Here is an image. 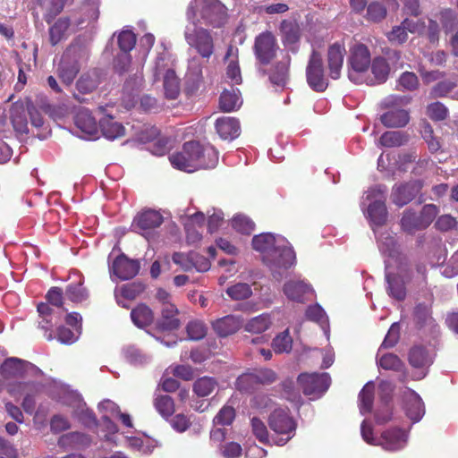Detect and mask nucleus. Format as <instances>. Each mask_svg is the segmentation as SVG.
Segmentation results:
<instances>
[{"mask_svg": "<svg viewBox=\"0 0 458 458\" xmlns=\"http://www.w3.org/2000/svg\"><path fill=\"white\" fill-rule=\"evenodd\" d=\"M423 183L420 180L410 181L392 188L391 200L397 207L402 208L411 201L420 192Z\"/></svg>", "mask_w": 458, "mask_h": 458, "instance_id": "4468645a", "label": "nucleus"}, {"mask_svg": "<svg viewBox=\"0 0 458 458\" xmlns=\"http://www.w3.org/2000/svg\"><path fill=\"white\" fill-rule=\"evenodd\" d=\"M36 369V366L30 361L11 357L5 359L0 366V374L5 379L23 378L30 371Z\"/></svg>", "mask_w": 458, "mask_h": 458, "instance_id": "2eb2a0df", "label": "nucleus"}, {"mask_svg": "<svg viewBox=\"0 0 458 458\" xmlns=\"http://www.w3.org/2000/svg\"><path fill=\"white\" fill-rule=\"evenodd\" d=\"M272 348L276 353L290 352L293 348V338L289 329L278 334L272 341Z\"/></svg>", "mask_w": 458, "mask_h": 458, "instance_id": "a18cd8bd", "label": "nucleus"}, {"mask_svg": "<svg viewBox=\"0 0 458 458\" xmlns=\"http://www.w3.org/2000/svg\"><path fill=\"white\" fill-rule=\"evenodd\" d=\"M75 126L85 135L95 137L98 132V123L89 109H80L74 116Z\"/></svg>", "mask_w": 458, "mask_h": 458, "instance_id": "5701e85b", "label": "nucleus"}, {"mask_svg": "<svg viewBox=\"0 0 458 458\" xmlns=\"http://www.w3.org/2000/svg\"><path fill=\"white\" fill-rule=\"evenodd\" d=\"M345 54L346 50L343 43L335 42L329 46L327 49V68L329 76L333 80H337L341 77Z\"/></svg>", "mask_w": 458, "mask_h": 458, "instance_id": "6ab92c4d", "label": "nucleus"}, {"mask_svg": "<svg viewBox=\"0 0 458 458\" xmlns=\"http://www.w3.org/2000/svg\"><path fill=\"white\" fill-rule=\"evenodd\" d=\"M414 320L419 327H423L432 319L428 307L423 303H419L414 308Z\"/></svg>", "mask_w": 458, "mask_h": 458, "instance_id": "69168bd1", "label": "nucleus"}, {"mask_svg": "<svg viewBox=\"0 0 458 458\" xmlns=\"http://www.w3.org/2000/svg\"><path fill=\"white\" fill-rule=\"evenodd\" d=\"M163 88L165 96L168 99H176L181 92L180 79L177 77L175 72L168 69L163 78Z\"/></svg>", "mask_w": 458, "mask_h": 458, "instance_id": "2f4dec72", "label": "nucleus"}, {"mask_svg": "<svg viewBox=\"0 0 458 458\" xmlns=\"http://www.w3.org/2000/svg\"><path fill=\"white\" fill-rule=\"evenodd\" d=\"M226 293L236 301L244 300L249 298L251 293V288L248 284L238 283L227 288Z\"/></svg>", "mask_w": 458, "mask_h": 458, "instance_id": "052dcab7", "label": "nucleus"}, {"mask_svg": "<svg viewBox=\"0 0 458 458\" xmlns=\"http://www.w3.org/2000/svg\"><path fill=\"white\" fill-rule=\"evenodd\" d=\"M283 290L288 299L297 302H304L306 296L312 293L311 286L301 280L286 282Z\"/></svg>", "mask_w": 458, "mask_h": 458, "instance_id": "393cba45", "label": "nucleus"}, {"mask_svg": "<svg viewBox=\"0 0 458 458\" xmlns=\"http://www.w3.org/2000/svg\"><path fill=\"white\" fill-rule=\"evenodd\" d=\"M407 103L408 99L404 97L389 96L386 98L383 105L385 107L389 108V110L380 116L383 125L387 128L404 127L410 121L409 112L397 106Z\"/></svg>", "mask_w": 458, "mask_h": 458, "instance_id": "20e7f679", "label": "nucleus"}, {"mask_svg": "<svg viewBox=\"0 0 458 458\" xmlns=\"http://www.w3.org/2000/svg\"><path fill=\"white\" fill-rule=\"evenodd\" d=\"M27 114H29L27 98L15 101L9 109V119L13 130L19 134L29 132Z\"/></svg>", "mask_w": 458, "mask_h": 458, "instance_id": "f3484780", "label": "nucleus"}, {"mask_svg": "<svg viewBox=\"0 0 458 458\" xmlns=\"http://www.w3.org/2000/svg\"><path fill=\"white\" fill-rule=\"evenodd\" d=\"M386 191V186H377L368 191L367 199L377 198L372 201L368 207V216L371 223L375 225H383L387 219V209L386 206L385 193Z\"/></svg>", "mask_w": 458, "mask_h": 458, "instance_id": "f8f14e48", "label": "nucleus"}, {"mask_svg": "<svg viewBox=\"0 0 458 458\" xmlns=\"http://www.w3.org/2000/svg\"><path fill=\"white\" fill-rule=\"evenodd\" d=\"M426 114L434 122H442L448 117L449 110L443 103L436 101L426 106Z\"/></svg>", "mask_w": 458, "mask_h": 458, "instance_id": "de8ad7c7", "label": "nucleus"}, {"mask_svg": "<svg viewBox=\"0 0 458 458\" xmlns=\"http://www.w3.org/2000/svg\"><path fill=\"white\" fill-rule=\"evenodd\" d=\"M297 383L305 395L320 396L327 391L331 384L328 373H301Z\"/></svg>", "mask_w": 458, "mask_h": 458, "instance_id": "9d476101", "label": "nucleus"}, {"mask_svg": "<svg viewBox=\"0 0 458 458\" xmlns=\"http://www.w3.org/2000/svg\"><path fill=\"white\" fill-rule=\"evenodd\" d=\"M457 86L455 81L450 80L441 81L436 83L429 91L431 98H445Z\"/></svg>", "mask_w": 458, "mask_h": 458, "instance_id": "5fc2aeb1", "label": "nucleus"}, {"mask_svg": "<svg viewBox=\"0 0 458 458\" xmlns=\"http://www.w3.org/2000/svg\"><path fill=\"white\" fill-rule=\"evenodd\" d=\"M73 0H47L44 20L50 24L62 13L66 4Z\"/></svg>", "mask_w": 458, "mask_h": 458, "instance_id": "49530a36", "label": "nucleus"}, {"mask_svg": "<svg viewBox=\"0 0 458 458\" xmlns=\"http://www.w3.org/2000/svg\"><path fill=\"white\" fill-rule=\"evenodd\" d=\"M296 262V255L293 247L284 238L273 251L266 256V264L272 271L274 277L280 280L283 272L291 268Z\"/></svg>", "mask_w": 458, "mask_h": 458, "instance_id": "f03ea898", "label": "nucleus"}, {"mask_svg": "<svg viewBox=\"0 0 458 458\" xmlns=\"http://www.w3.org/2000/svg\"><path fill=\"white\" fill-rule=\"evenodd\" d=\"M408 360L411 367L416 369L428 368L432 364V359L423 346L412 347L408 355Z\"/></svg>", "mask_w": 458, "mask_h": 458, "instance_id": "473e14b6", "label": "nucleus"}, {"mask_svg": "<svg viewBox=\"0 0 458 458\" xmlns=\"http://www.w3.org/2000/svg\"><path fill=\"white\" fill-rule=\"evenodd\" d=\"M407 441L405 432L401 428H390L384 431L378 441L380 445L386 451H397L402 449Z\"/></svg>", "mask_w": 458, "mask_h": 458, "instance_id": "412c9836", "label": "nucleus"}, {"mask_svg": "<svg viewBox=\"0 0 458 458\" xmlns=\"http://www.w3.org/2000/svg\"><path fill=\"white\" fill-rule=\"evenodd\" d=\"M179 310L174 304H166L161 308V314L157 320V328L161 331H174L181 327L178 318Z\"/></svg>", "mask_w": 458, "mask_h": 458, "instance_id": "4be33fe9", "label": "nucleus"}, {"mask_svg": "<svg viewBox=\"0 0 458 458\" xmlns=\"http://www.w3.org/2000/svg\"><path fill=\"white\" fill-rule=\"evenodd\" d=\"M101 72L98 69L90 70L81 74L76 82V89L81 94H89L94 91L100 83Z\"/></svg>", "mask_w": 458, "mask_h": 458, "instance_id": "bb28decb", "label": "nucleus"}, {"mask_svg": "<svg viewBox=\"0 0 458 458\" xmlns=\"http://www.w3.org/2000/svg\"><path fill=\"white\" fill-rule=\"evenodd\" d=\"M235 410L229 405L223 406L214 418V424L220 426H229L235 419Z\"/></svg>", "mask_w": 458, "mask_h": 458, "instance_id": "680f3d73", "label": "nucleus"}, {"mask_svg": "<svg viewBox=\"0 0 458 458\" xmlns=\"http://www.w3.org/2000/svg\"><path fill=\"white\" fill-rule=\"evenodd\" d=\"M187 334L190 339L198 341L204 338L207 335L206 325L199 320H193L188 323L186 327Z\"/></svg>", "mask_w": 458, "mask_h": 458, "instance_id": "0e129e2a", "label": "nucleus"}, {"mask_svg": "<svg viewBox=\"0 0 458 458\" xmlns=\"http://www.w3.org/2000/svg\"><path fill=\"white\" fill-rule=\"evenodd\" d=\"M185 39L191 47H193L202 57L208 59L214 53V40L209 30L195 24L187 27L184 32Z\"/></svg>", "mask_w": 458, "mask_h": 458, "instance_id": "0eeeda50", "label": "nucleus"}, {"mask_svg": "<svg viewBox=\"0 0 458 458\" xmlns=\"http://www.w3.org/2000/svg\"><path fill=\"white\" fill-rule=\"evenodd\" d=\"M101 132L107 140H114L121 138L125 134L124 126L114 120L112 115H105L99 120V127Z\"/></svg>", "mask_w": 458, "mask_h": 458, "instance_id": "a878e982", "label": "nucleus"}, {"mask_svg": "<svg viewBox=\"0 0 458 458\" xmlns=\"http://www.w3.org/2000/svg\"><path fill=\"white\" fill-rule=\"evenodd\" d=\"M279 30L284 45L295 44L301 38V28L295 20H283Z\"/></svg>", "mask_w": 458, "mask_h": 458, "instance_id": "c756f323", "label": "nucleus"}, {"mask_svg": "<svg viewBox=\"0 0 458 458\" xmlns=\"http://www.w3.org/2000/svg\"><path fill=\"white\" fill-rule=\"evenodd\" d=\"M89 443V438L88 437V436L80 432H70L64 434L58 440V445L60 446L70 445L72 447H75L78 445Z\"/></svg>", "mask_w": 458, "mask_h": 458, "instance_id": "6e6d98bb", "label": "nucleus"}, {"mask_svg": "<svg viewBox=\"0 0 458 458\" xmlns=\"http://www.w3.org/2000/svg\"><path fill=\"white\" fill-rule=\"evenodd\" d=\"M70 25L71 21L68 17H61L49 28V41L52 46H55L64 38Z\"/></svg>", "mask_w": 458, "mask_h": 458, "instance_id": "a19ab883", "label": "nucleus"}, {"mask_svg": "<svg viewBox=\"0 0 458 458\" xmlns=\"http://www.w3.org/2000/svg\"><path fill=\"white\" fill-rule=\"evenodd\" d=\"M370 64L371 72L374 75L373 83L381 84L385 82L390 72V67L386 58L382 56L375 57Z\"/></svg>", "mask_w": 458, "mask_h": 458, "instance_id": "58836bf2", "label": "nucleus"}, {"mask_svg": "<svg viewBox=\"0 0 458 458\" xmlns=\"http://www.w3.org/2000/svg\"><path fill=\"white\" fill-rule=\"evenodd\" d=\"M408 140L409 136L407 133L399 131H388L381 135L379 143L386 148H395L405 145Z\"/></svg>", "mask_w": 458, "mask_h": 458, "instance_id": "4c0bfd02", "label": "nucleus"}, {"mask_svg": "<svg viewBox=\"0 0 458 458\" xmlns=\"http://www.w3.org/2000/svg\"><path fill=\"white\" fill-rule=\"evenodd\" d=\"M136 35L131 30H123L117 38L121 52L130 54L136 45Z\"/></svg>", "mask_w": 458, "mask_h": 458, "instance_id": "bf43d9fd", "label": "nucleus"}, {"mask_svg": "<svg viewBox=\"0 0 458 458\" xmlns=\"http://www.w3.org/2000/svg\"><path fill=\"white\" fill-rule=\"evenodd\" d=\"M306 81L310 89L316 92H324L328 87L323 59L319 52L313 50L306 67Z\"/></svg>", "mask_w": 458, "mask_h": 458, "instance_id": "6e6552de", "label": "nucleus"}, {"mask_svg": "<svg viewBox=\"0 0 458 458\" xmlns=\"http://www.w3.org/2000/svg\"><path fill=\"white\" fill-rule=\"evenodd\" d=\"M240 91L232 88L231 90L225 89L219 98V108L223 112H232L240 107Z\"/></svg>", "mask_w": 458, "mask_h": 458, "instance_id": "c9c22d12", "label": "nucleus"}, {"mask_svg": "<svg viewBox=\"0 0 458 458\" xmlns=\"http://www.w3.org/2000/svg\"><path fill=\"white\" fill-rule=\"evenodd\" d=\"M196 5L200 7L201 18L206 24L219 28L226 21L225 5L219 0H195Z\"/></svg>", "mask_w": 458, "mask_h": 458, "instance_id": "ddd939ff", "label": "nucleus"}, {"mask_svg": "<svg viewBox=\"0 0 458 458\" xmlns=\"http://www.w3.org/2000/svg\"><path fill=\"white\" fill-rule=\"evenodd\" d=\"M375 386L372 382L367 383L359 394L360 413H369L373 408Z\"/></svg>", "mask_w": 458, "mask_h": 458, "instance_id": "79ce46f5", "label": "nucleus"}, {"mask_svg": "<svg viewBox=\"0 0 458 458\" xmlns=\"http://www.w3.org/2000/svg\"><path fill=\"white\" fill-rule=\"evenodd\" d=\"M457 225V219L451 215L439 216L435 222V228L441 233H446L456 229Z\"/></svg>", "mask_w": 458, "mask_h": 458, "instance_id": "774afa93", "label": "nucleus"}, {"mask_svg": "<svg viewBox=\"0 0 458 458\" xmlns=\"http://www.w3.org/2000/svg\"><path fill=\"white\" fill-rule=\"evenodd\" d=\"M284 238H276L271 233H263L252 238V248L262 255V261L265 263L266 256L270 254Z\"/></svg>", "mask_w": 458, "mask_h": 458, "instance_id": "b1692460", "label": "nucleus"}, {"mask_svg": "<svg viewBox=\"0 0 458 458\" xmlns=\"http://www.w3.org/2000/svg\"><path fill=\"white\" fill-rule=\"evenodd\" d=\"M65 296L69 301L75 303L87 300L89 293L83 286V280L80 279L77 283L69 284L65 288Z\"/></svg>", "mask_w": 458, "mask_h": 458, "instance_id": "c03bdc74", "label": "nucleus"}, {"mask_svg": "<svg viewBox=\"0 0 458 458\" xmlns=\"http://www.w3.org/2000/svg\"><path fill=\"white\" fill-rule=\"evenodd\" d=\"M387 293L397 301H403L406 297V287L401 276L395 273H386Z\"/></svg>", "mask_w": 458, "mask_h": 458, "instance_id": "7c9ffc66", "label": "nucleus"}, {"mask_svg": "<svg viewBox=\"0 0 458 458\" xmlns=\"http://www.w3.org/2000/svg\"><path fill=\"white\" fill-rule=\"evenodd\" d=\"M420 224V216L411 209H406L403 212L400 222L402 229L409 234L423 230Z\"/></svg>", "mask_w": 458, "mask_h": 458, "instance_id": "ea45409f", "label": "nucleus"}, {"mask_svg": "<svg viewBox=\"0 0 458 458\" xmlns=\"http://www.w3.org/2000/svg\"><path fill=\"white\" fill-rule=\"evenodd\" d=\"M140 268V261L129 259L124 253L118 255L111 266L113 274L121 280L135 277L139 274Z\"/></svg>", "mask_w": 458, "mask_h": 458, "instance_id": "dca6fc26", "label": "nucleus"}, {"mask_svg": "<svg viewBox=\"0 0 458 458\" xmlns=\"http://www.w3.org/2000/svg\"><path fill=\"white\" fill-rule=\"evenodd\" d=\"M370 52L367 46L359 43L351 48L348 59L351 67L348 77L354 82H359L358 75L366 72L371 64Z\"/></svg>", "mask_w": 458, "mask_h": 458, "instance_id": "9b49d317", "label": "nucleus"}, {"mask_svg": "<svg viewBox=\"0 0 458 458\" xmlns=\"http://www.w3.org/2000/svg\"><path fill=\"white\" fill-rule=\"evenodd\" d=\"M439 210L435 204H426L422 207L419 216L422 229L428 228L433 220L437 217Z\"/></svg>", "mask_w": 458, "mask_h": 458, "instance_id": "e2e57ef3", "label": "nucleus"}, {"mask_svg": "<svg viewBox=\"0 0 458 458\" xmlns=\"http://www.w3.org/2000/svg\"><path fill=\"white\" fill-rule=\"evenodd\" d=\"M252 372L259 386L270 385L277 379L276 373L271 369H256Z\"/></svg>", "mask_w": 458, "mask_h": 458, "instance_id": "338daca9", "label": "nucleus"}, {"mask_svg": "<svg viewBox=\"0 0 458 458\" xmlns=\"http://www.w3.org/2000/svg\"><path fill=\"white\" fill-rule=\"evenodd\" d=\"M235 387L240 392L251 393L259 388L253 372L243 373L239 376L235 382Z\"/></svg>", "mask_w": 458, "mask_h": 458, "instance_id": "8fccbe9b", "label": "nucleus"}, {"mask_svg": "<svg viewBox=\"0 0 458 458\" xmlns=\"http://www.w3.org/2000/svg\"><path fill=\"white\" fill-rule=\"evenodd\" d=\"M164 219L162 215L152 209L139 213L133 219L131 227L136 233L143 234L145 232L159 227Z\"/></svg>", "mask_w": 458, "mask_h": 458, "instance_id": "a211bd4d", "label": "nucleus"}, {"mask_svg": "<svg viewBox=\"0 0 458 458\" xmlns=\"http://www.w3.org/2000/svg\"><path fill=\"white\" fill-rule=\"evenodd\" d=\"M280 47L276 36L269 30L256 36L253 44V53L257 65L269 64L277 55Z\"/></svg>", "mask_w": 458, "mask_h": 458, "instance_id": "39448f33", "label": "nucleus"}, {"mask_svg": "<svg viewBox=\"0 0 458 458\" xmlns=\"http://www.w3.org/2000/svg\"><path fill=\"white\" fill-rule=\"evenodd\" d=\"M41 386L35 381H18L9 384L8 393L16 397L24 394L21 407L28 414H32L36 408L35 397L39 394Z\"/></svg>", "mask_w": 458, "mask_h": 458, "instance_id": "1a4fd4ad", "label": "nucleus"}, {"mask_svg": "<svg viewBox=\"0 0 458 458\" xmlns=\"http://www.w3.org/2000/svg\"><path fill=\"white\" fill-rule=\"evenodd\" d=\"M290 66L291 56L286 55L275 63L258 66V72L260 75L267 76L274 87L284 89L290 80Z\"/></svg>", "mask_w": 458, "mask_h": 458, "instance_id": "423d86ee", "label": "nucleus"}, {"mask_svg": "<svg viewBox=\"0 0 458 458\" xmlns=\"http://www.w3.org/2000/svg\"><path fill=\"white\" fill-rule=\"evenodd\" d=\"M267 423L272 431L282 436L276 444L278 445H285L293 436L296 430L297 423L291 416L288 409H275L268 416Z\"/></svg>", "mask_w": 458, "mask_h": 458, "instance_id": "7ed1b4c3", "label": "nucleus"}, {"mask_svg": "<svg viewBox=\"0 0 458 458\" xmlns=\"http://www.w3.org/2000/svg\"><path fill=\"white\" fill-rule=\"evenodd\" d=\"M215 129L224 140H233L241 133L240 123L234 117L222 116L217 118L215 123Z\"/></svg>", "mask_w": 458, "mask_h": 458, "instance_id": "aec40b11", "label": "nucleus"}, {"mask_svg": "<svg viewBox=\"0 0 458 458\" xmlns=\"http://www.w3.org/2000/svg\"><path fill=\"white\" fill-rule=\"evenodd\" d=\"M386 6L378 2H372L367 7L366 19L373 22H379L386 16Z\"/></svg>", "mask_w": 458, "mask_h": 458, "instance_id": "4d7b16f0", "label": "nucleus"}, {"mask_svg": "<svg viewBox=\"0 0 458 458\" xmlns=\"http://www.w3.org/2000/svg\"><path fill=\"white\" fill-rule=\"evenodd\" d=\"M169 159L174 167L186 172L209 167L205 160V150L196 140L185 142L182 150L173 154Z\"/></svg>", "mask_w": 458, "mask_h": 458, "instance_id": "f257e3e1", "label": "nucleus"}, {"mask_svg": "<svg viewBox=\"0 0 458 458\" xmlns=\"http://www.w3.org/2000/svg\"><path fill=\"white\" fill-rule=\"evenodd\" d=\"M252 433L255 437L262 444L269 443V434L266 424L258 417L250 420Z\"/></svg>", "mask_w": 458, "mask_h": 458, "instance_id": "13d9d810", "label": "nucleus"}, {"mask_svg": "<svg viewBox=\"0 0 458 458\" xmlns=\"http://www.w3.org/2000/svg\"><path fill=\"white\" fill-rule=\"evenodd\" d=\"M270 324L271 322L268 316L259 315L251 318L245 325V330L250 333L259 335L266 331L269 327Z\"/></svg>", "mask_w": 458, "mask_h": 458, "instance_id": "603ef678", "label": "nucleus"}, {"mask_svg": "<svg viewBox=\"0 0 458 458\" xmlns=\"http://www.w3.org/2000/svg\"><path fill=\"white\" fill-rule=\"evenodd\" d=\"M406 416L412 420L418 422L424 414V405L421 398L415 393L405 401Z\"/></svg>", "mask_w": 458, "mask_h": 458, "instance_id": "f704fd0d", "label": "nucleus"}, {"mask_svg": "<svg viewBox=\"0 0 458 458\" xmlns=\"http://www.w3.org/2000/svg\"><path fill=\"white\" fill-rule=\"evenodd\" d=\"M242 327L239 318L233 315H228L216 320L213 323V328L216 333L222 337H226L236 333Z\"/></svg>", "mask_w": 458, "mask_h": 458, "instance_id": "cd10ccee", "label": "nucleus"}, {"mask_svg": "<svg viewBox=\"0 0 458 458\" xmlns=\"http://www.w3.org/2000/svg\"><path fill=\"white\" fill-rule=\"evenodd\" d=\"M378 365L386 370L402 371L404 363L394 353H386L379 358Z\"/></svg>", "mask_w": 458, "mask_h": 458, "instance_id": "3c124183", "label": "nucleus"}, {"mask_svg": "<svg viewBox=\"0 0 458 458\" xmlns=\"http://www.w3.org/2000/svg\"><path fill=\"white\" fill-rule=\"evenodd\" d=\"M73 48L74 47L71 46L67 49V52L64 56V59H65L70 55V53L73 50ZM79 71H80V66H79L78 63L75 62L72 64H66L64 62V60H63L58 68V75L63 83H64L66 85H71L72 83L73 80L75 79V77L77 76Z\"/></svg>", "mask_w": 458, "mask_h": 458, "instance_id": "72a5a7b5", "label": "nucleus"}, {"mask_svg": "<svg viewBox=\"0 0 458 458\" xmlns=\"http://www.w3.org/2000/svg\"><path fill=\"white\" fill-rule=\"evenodd\" d=\"M154 407L164 418H168L174 412V403L169 395H157L154 399Z\"/></svg>", "mask_w": 458, "mask_h": 458, "instance_id": "09e8293b", "label": "nucleus"}, {"mask_svg": "<svg viewBox=\"0 0 458 458\" xmlns=\"http://www.w3.org/2000/svg\"><path fill=\"white\" fill-rule=\"evenodd\" d=\"M442 24L446 34L456 29L455 33L450 39V44L452 46L453 54L458 56V18L452 13H447L444 16Z\"/></svg>", "mask_w": 458, "mask_h": 458, "instance_id": "37998d69", "label": "nucleus"}, {"mask_svg": "<svg viewBox=\"0 0 458 458\" xmlns=\"http://www.w3.org/2000/svg\"><path fill=\"white\" fill-rule=\"evenodd\" d=\"M218 387V382L212 377H201L192 386L193 393L199 397L210 395Z\"/></svg>", "mask_w": 458, "mask_h": 458, "instance_id": "e433bc0d", "label": "nucleus"}, {"mask_svg": "<svg viewBox=\"0 0 458 458\" xmlns=\"http://www.w3.org/2000/svg\"><path fill=\"white\" fill-rule=\"evenodd\" d=\"M232 226L237 232L250 235L255 230V223L248 216L237 215L232 219Z\"/></svg>", "mask_w": 458, "mask_h": 458, "instance_id": "864d4df0", "label": "nucleus"}, {"mask_svg": "<svg viewBox=\"0 0 458 458\" xmlns=\"http://www.w3.org/2000/svg\"><path fill=\"white\" fill-rule=\"evenodd\" d=\"M131 318L139 328H144L154 322V312L145 303H140L131 311Z\"/></svg>", "mask_w": 458, "mask_h": 458, "instance_id": "c85d7f7f", "label": "nucleus"}]
</instances>
